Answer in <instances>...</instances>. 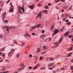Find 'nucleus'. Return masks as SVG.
I'll use <instances>...</instances> for the list:
<instances>
[{"mask_svg":"<svg viewBox=\"0 0 73 73\" xmlns=\"http://www.w3.org/2000/svg\"><path fill=\"white\" fill-rule=\"evenodd\" d=\"M13 9H14V7H13V5H12L9 10V12H13Z\"/></svg>","mask_w":73,"mask_h":73,"instance_id":"f257e3e1","label":"nucleus"},{"mask_svg":"<svg viewBox=\"0 0 73 73\" xmlns=\"http://www.w3.org/2000/svg\"><path fill=\"white\" fill-rule=\"evenodd\" d=\"M54 34L55 35H56V34H57V32H60V31H59V30H57V29H55L54 30Z\"/></svg>","mask_w":73,"mask_h":73,"instance_id":"f03ea898","label":"nucleus"},{"mask_svg":"<svg viewBox=\"0 0 73 73\" xmlns=\"http://www.w3.org/2000/svg\"><path fill=\"white\" fill-rule=\"evenodd\" d=\"M54 44L55 45V47H58V43L57 42H55Z\"/></svg>","mask_w":73,"mask_h":73,"instance_id":"7ed1b4c3","label":"nucleus"},{"mask_svg":"<svg viewBox=\"0 0 73 73\" xmlns=\"http://www.w3.org/2000/svg\"><path fill=\"white\" fill-rule=\"evenodd\" d=\"M3 21H4V18H5V13H4L3 14Z\"/></svg>","mask_w":73,"mask_h":73,"instance_id":"20e7f679","label":"nucleus"},{"mask_svg":"<svg viewBox=\"0 0 73 73\" xmlns=\"http://www.w3.org/2000/svg\"><path fill=\"white\" fill-rule=\"evenodd\" d=\"M33 7H34V5H33L31 6H29V7L31 9H33Z\"/></svg>","mask_w":73,"mask_h":73,"instance_id":"39448f33","label":"nucleus"},{"mask_svg":"<svg viewBox=\"0 0 73 73\" xmlns=\"http://www.w3.org/2000/svg\"><path fill=\"white\" fill-rule=\"evenodd\" d=\"M34 27H35V28H39L41 27V25L40 24H38L36 26H34Z\"/></svg>","mask_w":73,"mask_h":73,"instance_id":"423d86ee","label":"nucleus"},{"mask_svg":"<svg viewBox=\"0 0 73 73\" xmlns=\"http://www.w3.org/2000/svg\"><path fill=\"white\" fill-rule=\"evenodd\" d=\"M63 38V37H61L59 39V43H61V41H62V39Z\"/></svg>","mask_w":73,"mask_h":73,"instance_id":"0eeeda50","label":"nucleus"},{"mask_svg":"<svg viewBox=\"0 0 73 73\" xmlns=\"http://www.w3.org/2000/svg\"><path fill=\"white\" fill-rule=\"evenodd\" d=\"M37 17H39V18H41V13H39L37 15Z\"/></svg>","mask_w":73,"mask_h":73,"instance_id":"6e6552de","label":"nucleus"},{"mask_svg":"<svg viewBox=\"0 0 73 73\" xmlns=\"http://www.w3.org/2000/svg\"><path fill=\"white\" fill-rule=\"evenodd\" d=\"M20 9H21L22 11V12H23V13H24V8L21 7V6H20Z\"/></svg>","mask_w":73,"mask_h":73,"instance_id":"1a4fd4ad","label":"nucleus"},{"mask_svg":"<svg viewBox=\"0 0 73 73\" xmlns=\"http://www.w3.org/2000/svg\"><path fill=\"white\" fill-rule=\"evenodd\" d=\"M48 48V46H44L43 47V48L44 49H46Z\"/></svg>","mask_w":73,"mask_h":73,"instance_id":"9d476101","label":"nucleus"},{"mask_svg":"<svg viewBox=\"0 0 73 73\" xmlns=\"http://www.w3.org/2000/svg\"><path fill=\"white\" fill-rule=\"evenodd\" d=\"M2 71H4L6 69V67H3L2 68Z\"/></svg>","mask_w":73,"mask_h":73,"instance_id":"9b49d317","label":"nucleus"},{"mask_svg":"<svg viewBox=\"0 0 73 73\" xmlns=\"http://www.w3.org/2000/svg\"><path fill=\"white\" fill-rule=\"evenodd\" d=\"M70 31H68L65 34V36H68L69 33Z\"/></svg>","mask_w":73,"mask_h":73,"instance_id":"f8f14e48","label":"nucleus"},{"mask_svg":"<svg viewBox=\"0 0 73 73\" xmlns=\"http://www.w3.org/2000/svg\"><path fill=\"white\" fill-rule=\"evenodd\" d=\"M40 50H41V48H38V49L37 51V53H38L40 51Z\"/></svg>","mask_w":73,"mask_h":73,"instance_id":"ddd939ff","label":"nucleus"},{"mask_svg":"<svg viewBox=\"0 0 73 73\" xmlns=\"http://www.w3.org/2000/svg\"><path fill=\"white\" fill-rule=\"evenodd\" d=\"M15 50L14 49H12L11 50L10 52H11V53H13V52H14Z\"/></svg>","mask_w":73,"mask_h":73,"instance_id":"4468645a","label":"nucleus"},{"mask_svg":"<svg viewBox=\"0 0 73 73\" xmlns=\"http://www.w3.org/2000/svg\"><path fill=\"white\" fill-rule=\"evenodd\" d=\"M6 31H7L8 33H9V32H10V31H9V29H7V30H6Z\"/></svg>","mask_w":73,"mask_h":73,"instance_id":"2eb2a0df","label":"nucleus"},{"mask_svg":"<svg viewBox=\"0 0 73 73\" xmlns=\"http://www.w3.org/2000/svg\"><path fill=\"white\" fill-rule=\"evenodd\" d=\"M18 10L19 12V13H22V11H21V9H18Z\"/></svg>","mask_w":73,"mask_h":73,"instance_id":"dca6fc26","label":"nucleus"},{"mask_svg":"<svg viewBox=\"0 0 73 73\" xmlns=\"http://www.w3.org/2000/svg\"><path fill=\"white\" fill-rule=\"evenodd\" d=\"M34 28H35V26H33V27H32L30 29V31H32L33 30V29H34Z\"/></svg>","mask_w":73,"mask_h":73,"instance_id":"f3484780","label":"nucleus"},{"mask_svg":"<svg viewBox=\"0 0 73 73\" xmlns=\"http://www.w3.org/2000/svg\"><path fill=\"white\" fill-rule=\"evenodd\" d=\"M37 68V67H36V66H35L33 68V70H35V69H36Z\"/></svg>","mask_w":73,"mask_h":73,"instance_id":"a211bd4d","label":"nucleus"},{"mask_svg":"<svg viewBox=\"0 0 73 73\" xmlns=\"http://www.w3.org/2000/svg\"><path fill=\"white\" fill-rule=\"evenodd\" d=\"M44 8H45V9H48V6L47 5H46L44 7Z\"/></svg>","mask_w":73,"mask_h":73,"instance_id":"6ab92c4d","label":"nucleus"},{"mask_svg":"<svg viewBox=\"0 0 73 73\" xmlns=\"http://www.w3.org/2000/svg\"><path fill=\"white\" fill-rule=\"evenodd\" d=\"M5 29H9V27L7 26H5Z\"/></svg>","mask_w":73,"mask_h":73,"instance_id":"aec40b11","label":"nucleus"},{"mask_svg":"<svg viewBox=\"0 0 73 73\" xmlns=\"http://www.w3.org/2000/svg\"><path fill=\"white\" fill-rule=\"evenodd\" d=\"M54 64V63H52V64H49L48 66H52Z\"/></svg>","mask_w":73,"mask_h":73,"instance_id":"412c9836","label":"nucleus"},{"mask_svg":"<svg viewBox=\"0 0 73 73\" xmlns=\"http://www.w3.org/2000/svg\"><path fill=\"white\" fill-rule=\"evenodd\" d=\"M9 71H5L3 72H1V73H9Z\"/></svg>","mask_w":73,"mask_h":73,"instance_id":"4be33fe9","label":"nucleus"},{"mask_svg":"<svg viewBox=\"0 0 73 73\" xmlns=\"http://www.w3.org/2000/svg\"><path fill=\"white\" fill-rule=\"evenodd\" d=\"M20 56V54H18L17 55V57L18 58Z\"/></svg>","mask_w":73,"mask_h":73,"instance_id":"5701e85b","label":"nucleus"},{"mask_svg":"<svg viewBox=\"0 0 73 73\" xmlns=\"http://www.w3.org/2000/svg\"><path fill=\"white\" fill-rule=\"evenodd\" d=\"M44 12L45 13H48V11H47L46 10H45L44 11Z\"/></svg>","mask_w":73,"mask_h":73,"instance_id":"b1692460","label":"nucleus"},{"mask_svg":"<svg viewBox=\"0 0 73 73\" xmlns=\"http://www.w3.org/2000/svg\"><path fill=\"white\" fill-rule=\"evenodd\" d=\"M0 50L1 51L3 52V51H4V48H3L2 49H0Z\"/></svg>","mask_w":73,"mask_h":73,"instance_id":"393cba45","label":"nucleus"},{"mask_svg":"<svg viewBox=\"0 0 73 73\" xmlns=\"http://www.w3.org/2000/svg\"><path fill=\"white\" fill-rule=\"evenodd\" d=\"M2 56H3V58H5V55L4 54H2Z\"/></svg>","mask_w":73,"mask_h":73,"instance_id":"a878e982","label":"nucleus"},{"mask_svg":"<svg viewBox=\"0 0 73 73\" xmlns=\"http://www.w3.org/2000/svg\"><path fill=\"white\" fill-rule=\"evenodd\" d=\"M68 37H69V38H72V37H73V36L69 35Z\"/></svg>","mask_w":73,"mask_h":73,"instance_id":"bb28decb","label":"nucleus"},{"mask_svg":"<svg viewBox=\"0 0 73 73\" xmlns=\"http://www.w3.org/2000/svg\"><path fill=\"white\" fill-rule=\"evenodd\" d=\"M8 55L9 56H10L11 55V52H9L8 53Z\"/></svg>","mask_w":73,"mask_h":73,"instance_id":"cd10ccee","label":"nucleus"},{"mask_svg":"<svg viewBox=\"0 0 73 73\" xmlns=\"http://www.w3.org/2000/svg\"><path fill=\"white\" fill-rule=\"evenodd\" d=\"M68 50H72V47H71L70 48L68 49Z\"/></svg>","mask_w":73,"mask_h":73,"instance_id":"c85d7f7f","label":"nucleus"},{"mask_svg":"<svg viewBox=\"0 0 73 73\" xmlns=\"http://www.w3.org/2000/svg\"><path fill=\"white\" fill-rule=\"evenodd\" d=\"M26 35H27L26 36H28L29 37H31V35H28V34H26Z\"/></svg>","mask_w":73,"mask_h":73,"instance_id":"c756f323","label":"nucleus"},{"mask_svg":"<svg viewBox=\"0 0 73 73\" xmlns=\"http://www.w3.org/2000/svg\"><path fill=\"white\" fill-rule=\"evenodd\" d=\"M71 69L72 70H73V66H71Z\"/></svg>","mask_w":73,"mask_h":73,"instance_id":"7c9ffc66","label":"nucleus"},{"mask_svg":"<svg viewBox=\"0 0 73 73\" xmlns=\"http://www.w3.org/2000/svg\"><path fill=\"white\" fill-rule=\"evenodd\" d=\"M70 22H68L67 23V25H68H68H70Z\"/></svg>","mask_w":73,"mask_h":73,"instance_id":"2f4dec72","label":"nucleus"},{"mask_svg":"<svg viewBox=\"0 0 73 73\" xmlns=\"http://www.w3.org/2000/svg\"><path fill=\"white\" fill-rule=\"evenodd\" d=\"M25 44L24 43H23L21 44V45L22 46H24V45Z\"/></svg>","mask_w":73,"mask_h":73,"instance_id":"473e14b6","label":"nucleus"},{"mask_svg":"<svg viewBox=\"0 0 73 73\" xmlns=\"http://www.w3.org/2000/svg\"><path fill=\"white\" fill-rule=\"evenodd\" d=\"M21 70V68H19L18 70V71H19V72H20Z\"/></svg>","mask_w":73,"mask_h":73,"instance_id":"72a5a7b5","label":"nucleus"},{"mask_svg":"<svg viewBox=\"0 0 73 73\" xmlns=\"http://www.w3.org/2000/svg\"><path fill=\"white\" fill-rule=\"evenodd\" d=\"M38 7H41V5L40 4H38Z\"/></svg>","mask_w":73,"mask_h":73,"instance_id":"f704fd0d","label":"nucleus"},{"mask_svg":"<svg viewBox=\"0 0 73 73\" xmlns=\"http://www.w3.org/2000/svg\"><path fill=\"white\" fill-rule=\"evenodd\" d=\"M10 0H9L8 1L6 2V4H7V3H9V2L10 1Z\"/></svg>","mask_w":73,"mask_h":73,"instance_id":"c9c22d12","label":"nucleus"},{"mask_svg":"<svg viewBox=\"0 0 73 73\" xmlns=\"http://www.w3.org/2000/svg\"><path fill=\"white\" fill-rule=\"evenodd\" d=\"M5 61L6 62H9V61L8 60H5Z\"/></svg>","mask_w":73,"mask_h":73,"instance_id":"e433bc0d","label":"nucleus"},{"mask_svg":"<svg viewBox=\"0 0 73 73\" xmlns=\"http://www.w3.org/2000/svg\"><path fill=\"white\" fill-rule=\"evenodd\" d=\"M59 1H60V0H58L56 1H55V3H58Z\"/></svg>","mask_w":73,"mask_h":73,"instance_id":"4c0bfd02","label":"nucleus"},{"mask_svg":"<svg viewBox=\"0 0 73 73\" xmlns=\"http://www.w3.org/2000/svg\"><path fill=\"white\" fill-rule=\"evenodd\" d=\"M64 69H65L64 68H62L61 69V70H64Z\"/></svg>","mask_w":73,"mask_h":73,"instance_id":"58836bf2","label":"nucleus"},{"mask_svg":"<svg viewBox=\"0 0 73 73\" xmlns=\"http://www.w3.org/2000/svg\"><path fill=\"white\" fill-rule=\"evenodd\" d=\"M5 23H8V21L5 20Z\"/></svg>","mask_w":73,"mask_h":73,"instance_id":"ea45409f","label":"nucleus"},{"mask_svg":"<svg viewBox=\"0 0 73 73\" xmlns=\"http://www.w3.org/2000/svg\"><path fill=\"white\" fill-rule=\"evenodd\" d=\"M63 31H64V29L62 28L60 29V31L61 32H62Z\"/></svg>","mask_w":73,"mask_h":73,"instance_id":"a19ab883","label":"nucleus"},{"mask_svg":"<svg viewBox=\"0 0 73 73\" xmlns=\"http://www.w3.org/2000/svg\"><path fill=\"white\" fill-rule=\"evenodd\" d=\"M44 32H45V31H44V30H42V33H44Z\"/></svg>","mask_w":73,"mask_h":73,"instance_id":"79ce46f5","label":"nucleus"},{"mask_svg":"<svg viewBox=\"0 0 73 73\" xmlns=\"http://www.w3.org/2000/svg\"><path fill=\"white\" fill-rule=\"evenodd\" d=\"M29 69H32V67H29Z\"/></svg>","mask_w":73,"mask_h":73,"instance_id":"37998d69","label":"nucleus"},{"mask_svg":"<svg viewBox=\"0 0 73 73\" xmlns=\"http://www.w3.org/2000/svg\"><path fill=\"white\" fill-rule=\"evenodd\" d=\"M2 28L3 29H5V26H3L2 27Z\"/></svg>","mask_w":73,"mask_h":73,"instance_id":"c03bdc74","label":"nucleus"},{"mask_svg":"<svg viewBox=\"0 0 73 73\" xmlns=\"http://www.w3.org/2000/svg\"><path fill=\"white\" fill-rule=\"evenodd\" d=\"M40 60H42V57H40Z\"/></svg>","mask_w":73,"mask_h":73,"instance_id":"a18cd8bd","label":"nucleus"},{"mask_svg":"<svg viewBox=\"0 0 73 73\" xmlns=\"http://www.w3.org/2000/svg\"><path fill=\"white\" fill-rule=\"evenodd\" d=\"M49 60L51 61H52V60H53V59H52V58H50Z\"/></svg>","mask_w":73,"mask_h":73,"instance_id":"49530a36","label":"nucleus"},{"mask_svg":"<svg viewBox=\"0 0 73 73\" xmlns=\"http://www.w3.org/2000/svg\"><path fill=\"white\" fill-rule=\"evenodd\" d=\"M48 40L49 41H50V40H51V38H49Z\"/></svg>","mask_w":73,"mask_h":73,"instance_id":"de8ad7c7","label":"nucleus"},{"mask_svg":"<svg viewBox=\"0 0 73 73\" xmlns=\"http://www.w3.org/2000/svg\"><path fill=\"white\" fill-rule=\"evenodd\" d=\"M48 5L49 6H50L51 5V4L50 3H48Z\"/></svg>","mask_w":73,"mask_h":73,"instance_id":"09e8293b","label":"nucleus"},{"mask_svg":"<svg viewBox=\"0 0 73 73\" xmlns=\"http://www.w3.org/2000/svg\"><path fill=\"white\" fill-rule=\"evenodd\" d=\"M29 46H27V47L26 48H25L26 49H27V48H29Z\"/></svg>","mask_w":73,"mask_h":73,"instance_id":"8fccbe9b","label":"nucleus"},{"mask_svg":"<svg viewBox=\"0 0 73 73\" xmlns=\"http://www.w3.org/2000/svg\"><path fill=\"white\" fill-rule=\"evenodd\" d=\"M71 54H72V53H70L68 54V56H70V55H71Z\"/></svg>","mask_w":73,"mask_h":73,"instance_id":"3c124183","label":"nucleus"},{"mask_svg":"<svg viewBox=\"0 0 73 73\" xmlns=\"http://www.w3.org/2000/svg\"><path fill=\"white\" fill-rule=\"evenodd\" d=\"M66 17H68V15L66 14Z\"/></svg>","mask_w":73,"mask_h":73,"instance_id":"603ef678","label":"nucleus"},{"mask_svg":"<svg viewBox=\"0 0 73 73\" xmlns=\"http://www.w3.org/2000/svg\"><path fill=\"white\" fill-rule=\"evenodd\" d=\"M38 65H40V64H36V66H38Z\"/></svg>","mask_w":73,"mask_h":73,"instance_id":"864d4df0","label":"nucleus"},{"mask_svg":"<svg viewBox=\"0 0 73 73\" xmlns=\"http://www.w3.org/2000/svg\"><path fill=\"white\" fill-rule=\"evenodd\" d=\"M54 28V26H52V29H53V28Z\"/></svg>","mask_w":73,"mask_h":73,"instance_id":"5fc2aeb1","label":"nucleus"},{"mask_svg":"<svg viewBox=\"0 0 73 73\" xmlns=\"http://www.w3.org/2000/svg\"><path fill=\"white\" fill-rule=\"evenodd\" d=\"M14 42L15 43H16V41L15 40H14Z\"/></svg>","mask_w":73,"mask_h":73,"instance_id":"6e6d98bb","label":"nucleus"},{"mask_svg":"<svg viewBox=\"0 0 73 73\" xmlns=\"http://www.w3.org/2000/svg\"><path fill=\"white\" fill-rule=\"evenodd\" d=\"M64 16V14H62V17H63Z\"/></svg>","mask_w":73,"mask_h":73,"instance_id":"4d7b16f0","label":"nucleus"},{"mask_svg":"<svg viewBox=\"0 0 73 73\" xmlns=\"http://www.w3.org/2000/svg\"><path fill=\"white\" fill-rule=\"evenodd\" d=\"M42 37H43V36L42 35H41L40 36V37H41V38H42Z\"/></svg>","mask_w":73,"mask_h":73,"instance_id":"13d9d810","label":"nucleus"},{"mask_svg":"<svg viewBox=\"0 0 73 73\" xmlns=\"http://www.w3.org/2000/svg\"><path fill=\"white\" fill-rule=\"evenodd\" d=\"M32 35H35V33H32Z\"/></svg>","mask_w":73,"mask_h":73,"instance_id":"bf43d9fd","label":"nucleus"},{"mask_svg":"<svg viewBox=\"0 0 73 73\" xmlns=\"http://www.w3.org/2000/svg\"><path fill=\"white\" fill-rule=\"evenodd\" d=\"M48 69L50 70H52V68H48Z\"/></svg>","mask_w":73,"mask_h":73,"instance_id":"052dcab7","label":"nucleus"},{"mask_svg":"<svg viewBox=\"0 0 73 73\" xmlns=\"http://www.w3.org/2000/svg\"><path fill=\"white\" fill-rule=\"evenodd\" d=\"M32 54H30V55H29V56H30V57H32Z\"/></svg>","mask_w":73,"mask_h":73,"instance_id":"680f3d73","label":"nucleus"},{"mask_svg":"<svg viewBox=\"0 0 73 73\" xmlns=\"http://www.w3.org/2000/svg\"><path fill=\"white\" fill-rule=\"evenodd\" d=\"M64 9H62V12H64Z\"/></svg>","mask_w":73,"mask_h":73,"instance_id":"e2e57ef3","label":"nucleus"},{"mask_svg":"<svg viewBox=\"0 0 73 73\" xmlns=\"http://www.w3.org/2000/svg\"><path fill=\"white\" fill-rule=\"evenodd\" d=\"M11 28H12V27H9L10 29H11Z\"/></svg>","mask_w":73,"mask_h":73,"instance_id":"0e129e2a","label":"nucleus"},{"mask_svg":"<svg viewBox=\"0 0 73 73\" xmlns=\"http://www.w3.org/2000/svg\"><path fill=\"white\" fill-rule=\"evenodd\" d=\"M3 60H1V61H0V62H3Z\"/></svg>","mask_w":73,"mask_h":73,"instance_id":"69168bd1","label":"nucleus"},{"mask_svg":"<svg viewBox=\"0 0 73 73\" xmlns=\"http://www.w3.org/2000/svg\"><path fill=\"white\" fill-rule=\"evenodd\" d=\"M68 21H69L68 20H67L66 21V22H68Z\"/></svg>","mask_w":73,"mask_h":73,"instance_id":"338daca9","label":"nucleus"},{"mask_svg":"<svg viewBox=\"0 0 73 73\" xmlns=\"http://www.w3.org/2000/svg\"><path fill=\"white\" fill-rule=\"evenodd\" d=\"M62 1H63L64 2V1H65V0H61Z\"/></svg>","mask_w":73,"mask_h":73,"instance_id":"774afa93","label":"nucleus"}]
</instances>
